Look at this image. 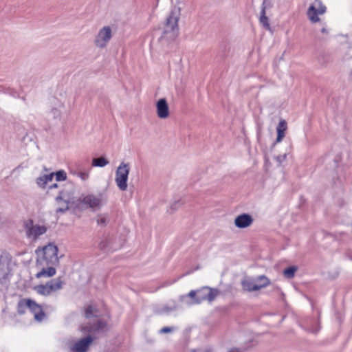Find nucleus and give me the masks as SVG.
Listing matches in <instances>:
<instances>
[{
	"label": "nucleus",
	"mask_w": 352,
	"mask_h": 352,
	"mask_svg": "<svg viewBox=\"0 0 352 352\" xmlns=\"http://www.w3.org/2000/svg\"><path fill=\"white\" fill-rule=\"evenodd\" d=\"M76 188L73 183L66 184L56 197V212H65L70 208H78Z\"/></svg>",
	"instance_id": "obj_1"
},
{
	"label": "nucleus",
	"mask_w": 352,
	"mask_h": 352,
	"mask_svg": "<svg viewBox=\"0 0 352 352\" xmlns=\"http://www.w3.org/2000/svg\"><path fill=\"white\" fill-rule=\"evenodd\" d=\"M219 292L216 289L208 287H202L198 290H191L187 295L181 296V302L187 306L200 304L204 300L213 301L218 296Z\"/></svg>",
	"instance_id": "obj_2"
},
{
	"label": "nucleus",
	"mask_w": 352,
	"mask_h": 352,
	"mask_svg": "<svg viewBox=\"0 0 352 352\" xmlns=\"http://www.w3.org/2000/svg\"><path fill=\"white\" fill-rule=\"evenodd\" d=\"M179 16V8H174L166 19L163 33L160 38L162 41H164L166 42L172 41L177 36L179 32L178 21Z\"/></svg>",
	"instance_id": "obj_3"
},
{
	"label": "nucleus",
	"mask_w": 352,
	"mask_h": 352,
	"mask_svg": "<svg viewBox=\"0 0 352 352\" xmlns=\"http://www.w3.org/2000/svg\"><path fill=\"white\" fill-rule=\"evenodd\" d=\"M78 208H91L92 210H98L106 204V198L102 193L97 195L88 194L82 195L80 197H76Z\"/></svg>",
	"instance_id": "obj_4"
},
{
	"label": "nucleus",
	"mask_w": 352,
	"mask_h": 352,
	"mask_svg": "<svg viewBox=\"0 0 352 352\" xmlns=\"http://www.w3.org/2000/svg\"><path fill=\"white\" fill-rule=\"evenodd\" d=\"M36 253V261L54 265L58 263V248L52 243H50L41 249H37Z\"/></svg>",
	"instance_id": "obj_5"
},
{
	"label": "nucleus",
	"mask_w": 352,
	"mask_h": 352,
	"mask_svg": "<svg viewBox=\"0 0 352 352\" xmlns=\"http://www.w3.org/2000/svg\"><path fill=\"white\" fill-rule=\"evenodd\" d=\"M129 171V164L125 162H121L116 170L115 182L117 187L122 191L127 189Z\"/></svg>",
	"instance_id": "obj_6"
},
{
	"label": "nucleus",
	"mask_w": 352,
	"mask_h": 352,
	"mask_svg": "<svg viewBox=\"0 0 352 352\" xmlns=\"http://www.w3.org/2000/svg\"><path fill=\"white\" fill-rule=\"evenodd\" d=\"M309 1L310 4L307 12L308 19L311 23L319 22V16L326 12L327 8L321 0H309Z\"/></svg>",
	"instance_id": "obj_7"
},
{
	"label": "nucleus",
	"mask_w": 352,
	"mask_h": 352,
	"mask_svg": "<svg viewBox=\"0 0 352 352\" xmlns=\"http://www.w3.org/2000/svg\"><path fill=\"white\" fill-rule=\"evenodd\" d=\"M24 228L27 238L31 241L37 240L47 232L46 226L34 223L32 220L25 221Z\"/></svg>",
	"instance_id": "obj_8"
},
{
	"label": "nucleus",
	"mask_w": 352,
	"mask_h": 352,
	"mask_svg": "<svg viewBox=\"0 0 352 352\" xmlns=\"http://www.w3.org/2000/svg\"><path fill=\"white\" fill-rule=\"evenodd\" d=\"M113 37V30L109 25L100 28L94 38V45L97 48L104 49Z\"/></svg>",
	"instance_id": "obj_9"
},
{
	"label": "nucleus",
	"mask_w": 352,
	"mask_h": 352,
	"mask_svg": "<svg viewBox=\"0 0 352 352\" xmlns=\"http://www.w3.org/2000/svg\"><path fill=\"white\" fill-rule=\"evenodd\" d=\"M62 287L63 281L60 278H58L52 280L45 285H36L34 287V289L37 294L44 296H47L60 289Z\"/></svg>",
	"instance_id": "obj_10"
},
{
	"label": "nucleus",
	"mask_w": 352,
	"mask_h": 352,
	"mask_svg": "<svg viewBox=\"0 0 352 352\" xmlns=\"http://www.w3.org/2000/svg\"><path fill=\"white\" fill-rule=\"evenodd\" d=\"M54 264H50L48 263H41V261H36L35 268L37 271L36 277L40 278H50L56 274V269Z\"/></svg>",
	"instance_id": "obj_11"
},
{
	"label": "nucleus",
	"mask_w": 352,
	"mask_h": 352,
	"mask_svg": "<svg viewBox=\"0 0 352 352\" xmlns=\"http://www.w3.org/2000/svg\"><path fill=\"white\" fill-rule=\"evenodd\" d=\"M92 341V338L89 336L78 340L70 341L68 347L70 352H86Z\"/></svg>",
	"instance_id": "obj_12"
},
{
	"label": "nucleus",
	"mask_w": 352,
	"mask_h": 352,
	"mask_svg": "<svg viewBox=\"0 0 352 352\" xmlns=\"http://www.w3.org/2000/svg\"><path fill=\"white\" fill-rule=\"evenodd\" d=\"M156 114L160 119H166L170 116V109L165 98H160L156 102Z\"/></svg>",
	"instance_id": "obj_13"
},
{
	"label": "nucleus",
	"mask_w": 352,
	"mask_h": 352,
	"mask_svg": "<svg viewBox=\"0 0 352 352\" xmlns=\"http://www.w3.org/2000/svg\"><path fill=\"white\" fill-rule=\"evenodd\" d=\"M254 219L250 214L243 213L236 217L234 226L240 229L248 228L252 226Z\"/></svg>",
	"instance_id": "obj_14"
},
{
	"label": "nucleus",
	"mask_w": 352,
	"mask_h": 352,
	"mask_svg": "<svg viewBox=\"0 0 352 352\" xmlns=\"http://www.w3.org/2000/svg\"><path fill=\"white\" fill-rule=\"evenodd\" d=\"M28 309H30V312L33 314L34 320L36 321L41 322L45 318V314L44 313L41 306L31 299Z\"/></svg>",
	"instance_id": "obj_15"
},
{
	"label": "nucleus",
	"mask_w": 352,
	"mask_h": 352,
	"mask_svg": "<svg viewBox=\"0 0 352 352\" xmlns=\"http://www.w3.org/2000/svg\"><path fill=\"white\" fill-rule=\"evenodd\" d=\"M241 285L243 289L247 292H255L259 290V287L256 286L254 278H247L242 280Z\"/></svg>",
	"instance_id": "obj_16"
},
{
	"label": "nucleus",
	"mask_w": 352,
	"mask_h": 352,
	"mask_svg": "<svg viewBox=\"0 0 352 352\" xmlns=\"http://www.w3.org/2000/svg\"><path fill=\"white\" fill-rule=\"evenodd\" d=\"M54 177V173L41 175L36 179V184L39 187L45 188L46 185L53 180Z\"/></svg>",
	"instance_id": "obj_17"
},
{
	"label": "nucleus",
	"mask_w": 352,
	"mask_h": 352,
	"mask_svg": "<svg viewBox=\"0 0 352 352\" xmlns=\"http://www.w3.org/2000/svg\"><path fill=\"white\" fill-rule=\"evenodd\" d=\"M106 327V323L102 321L98 320L97 324H94L92 326H84L81 328V331L83 332H92L102 330L103 331L104 327Z\"/></svg>",
	"instance_id": "obj_18"
},
{
	"label": "nucleus",
	"mask_w": 352,
	"mask_h": 352,
	"mask_svg": "<svg viewBox=\"0 0 352 352\" xmlns=\"http://www.w3.org/2000/svg\"><path fill=\"white\" fill-rule=\"evenodd\" d=\"M97 225L100 227H105L110 221V216L108 213H100L96 217Z\"/></svg>",
	"instance_id": "obj_19"
},
{
	"label": "nucleus",
	"mask_w": 352,
	"mask_h": 352,
	"mask_svg": "<svg viewBox=\"0 0 352 352\" xmlns=\"http://www.w3.org/2000/svg\"><path fill=\"white\" fill-rule=\"evenodd\" d=\"M63 109V104L61 102H58L51 109L50 111V116L54 119L59 118L61 116Z\"/></svg>",
	"instance_id": "obj_20"
},
{
	"label": "nucleus",
	"mask_w": 352,
	"mask_h": 352,
	"mask_svg": "<svg viewBox=\"0 0 352 352\" xmlns=\"http://www.w3.org/2000/svg\"><path fill=\"white\" fill-rule=\"evenodd\" d=\"M256 286L259 287V290L270 285V281L265 276H259L254 278Z\"/></svg>",
	"instance_id": "obj_21"
},
{
	"label": "nucleus",
	"mask_w": 352,
	"mask_h": 352,
	"mask_svg": "<svg viewBox=\"0 0 352 352\" xmlns=\"http://www.w3.org/2000/svg\"><path fill=\"white\" fill-rule=\"evenodd\" d=\"M30 303V299H22L18 302L17 311L19 314H23L25 313L26 309H28V306Z\"/></svg>",
	"instance_id": "obj_22"
},
{
	"label": "nucleus",
	"mask_w": 352,
	"mask_h": 352,
	"mask_svg": "<svg viewBox=\"0 0 352 352\" xmlns=\"http://www.w3.org/2000/svg\"><path fill=\"white\" fill-rule=\"evenodd\" d=\"M259 21L261 24L267 30L271 31V27L269 22V19L266 16V13L260 12Z\"/></svg>",
	"instance_id": "obj_23"
},
{
	"label": "nucleus",
	"mask_w": 352,
	"mask_h": 352,
	"mask_svg": "<svg viewBox=\"0 0 352 352\" xmlns=\"http://www.w3.org/2000/svg\"><path fill=\"white\" fill-rule=\"evenodd\" d=\"M109 164V161L103 157L94 158L92 160V166L98 167H104Z\"/></svg>",
	"instance_id": "obj_24"
},
{
	"label": "nucleus",
	"mask_w": 352,
	"mask_h": 352,
	"mask_svg": "<svg viewBox=\"0 0 352 352\" xmlns=\"http://www.w3.org/2000/svg\"><path fill=\"white\" fill-rule=\"evenodd\" d=\"M297 270L298 267L296 266H290L283 271V275L287 278H292L294 276Z\"/></svg>",
	"instance_id": "obj_25"
},
{
	"label": "nucleus",
	"mask_w": 352,
	"mask_h": 352,
	"mask_svg": "<svg viewBox=\"0 0 352 352\" xmlns=\"http://www.w3.org/2000/svg\"><path fill=\"white\" fill-rule=\"evenodd\" d=\"M72 173L74 175L80 178L81 179V181H82V182H86L89 178V172H87V171H82V170L74 171V172H72Z\"/></svg>",
	"instance_id": "obj_26"
},
{
	"label": "nucleus",
	"mask_w": 352,
	"mask_h": 352,
	"mask_svg": "<svg viewBox=\"0 0 352 352\" xmlns=\"http://www.w3.org/2000/svg\"><path fill=\"white\" fill-rule=\"evenodd\" d=\"M273 7V2L272 0H263L261 6V12L266 13L267 10L271 9Z\"/></svg>",
	"instance_id": "obj_27"
},
{
	"label": "nucleus",
	"mask_w": 352,
	"mask_h": 352,
	"mask_svg": "<svg viewBox=\"0 0 352 352\" xmlns=\"http://www.w3.org/2000/svg\"><path fill=\"white\" fill-rule=\"evenodd\" d=\"M56 180L58 182L65 181L67 179V173L63 170H60L54 173Z\"/></svg>",
	"instance_id": "obj_28"
},
{
	"label": "nucleus",
	"mask_w": 352,
	"mask_h": 352,
	"mask_svg": "<svg viewBox=\"0 0 352 352\" xmlns=\"http://www.w3.org/2000/svg\"><path fill=\"white\" fill-rule=\"evenodd\" d=\"M96 309L91 305L88 306L85 309V317L90 318L92 316H96Z\"/></svg>",
	"instance_id": "obj_29"
},
{
	"label": "nucleus",
	"mask_w": 352,
	"mask_h": 352,
	"mask_svg": "<svg viewBox=\"0 0 352 352\" xmlns=\"http://www.w3.org/2000/svg\"><path fill=\"white\" fill-rule=\"evenodd\" d=\"M287 157V154L284 153L283 155H279L275 157V160L278 166H280L283 162L285 161Z\"/></svg>",
	"instance_id": "obj_30"
},
{
	"label": "nucleus",
	"mask_w": 352,
	"mask_h": 352,
	"mask_svg": "<svg viewBox=\"0 0 352 352\" xmlns=\"http://www.w3.org/2000/svg\"><path fill=\"white\" fill-rule=\"evenodd\" d=\"M287 128V122L284 120H280L277 127L276 130H280V131H286Z\"/></svg>",
	"instance_id": "obj_31"
},
{
	"label": "nucleus",
	"mask_w": 352,
	"mask_h": 352,
	"mask_svg": "<svg viewBox=\"0 0 352 352\" xmlns=\"http://www.w3.org/2000/svg\"><path fill=\"white\" fill-rule=\"evenodd\" d=\"M277 132V138L276 140L275 143H279L280 142L283 138L285 137V131H280V130H276Z\"/></svg>",
	"instance_id": "obj_32"
},
{
	"label": "nucleus",
	"mask_w": 352,
	"mask_h": 352,
	"mask_svg": "<svg viewBox=\"0 0 352 352\" xmlns=\"http://www.w3.org/2000/svg\"><path fill=\"white\" fill-rule=\"evenodd\" d=\"M175 309H176V305L175 303H173V305L171 307L164 308V312L168 313L170 311L175 310Z\"/></svg>",
	"instance_id": "obj_33"
},
{
	"label": "nucleus",
	"mask_w": 352,
	"mask_h": 352,
	"mask_svg": "<svg viewBox=\"0 0 352 352\" xmlns=\"http://www.w3.org/2000/svg\"><path fill=\"white\" fill-rule=\"evenodd\" d=\"M171 331H172V329L170 327H164L160 329V333H165L170 332Z\"/></svg>",
	"instance_id": "obj_34"
},
{
	"label": "nucleus",
	"mask_w": 352,
	"mask_h": 352,
	"mask_svg": "<svg viewBox=\"0 0 352 352\" xmlns=\"http://www.w3.org/2000/svg\"><path fill=\"white\" fill-rule=\"evenodd\" d=\"M321 32L324 34H328L329 30L326 27H322L321 29Z\"/></svg>",
	"instance_id": "obj_35"
},
{
	"label": "nucleus",
	"mask_w": 352,
	"mask_h": 352,
	"mask_svg": "<svg viewBox=\"0 0 352 352\" xmlns=\"http://www.w3.org/2000/svg\"><path fill=\"white\" fill-rule=\"evenodd\" d=\"M228 352H239L237 349H231Z\"/></svg>",
	"instance_id": "obj_36"
},
{
	"label": "nucleus",
	"mask_w": 352,
	"mask_h": 352,
	"mask_svg": "<svg viewBox=\"0 0 352 352\" xmlns=\"http://www.w3.org/2000/svg\"><path fill=\"white\" fill-rule=\"evenodd\" d=\"M50 188H57V184H54L52 185Z\"/></svg>",
	"instance_id": "obj_37"
}]
</instances>
